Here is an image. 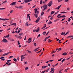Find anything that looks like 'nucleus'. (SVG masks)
Segmentation results:
<instances>
[{
    "mask_svg": "<svg viewBox=\"0 0 73 73\" xmlns=\"http://www.w3.org/2000/svg\"><path fill=\"white\" fill-rule=\"evenodd\" d=\"M34 45L35 46H36V43H34Z\"/></svg>",
    "mask_w": 73,
    "mask_h": 73,
    "instance_id": "obj_61",
    "label": "nucleus"
},
{
    "mask_svg": "<svg viewBox=\"0 0 73 73\" xmlns=\"http://www.w3.org/2000/svg\"><path fill=\"white\" fill-rule=\"evenodd\" d=\"M46 33V32H44L43 33V35H45Z\"/></svg>",
    "mask_w": 73,
    "mask_h": 73,
    "instance_id": "obj_64",
    "label": "nucleus"
},
{
    "mask_svg": "<svg viewBox=\"0 0 73 73\" xmlns=\"http://www.w3.org/2000/svg\"><path fill=\"white\" fill-rule=\"evenodd\" d=\"M64 34H65V33L62 32L61 33V35H64Z\"/></svg>",
    "mask_w": 73,
    "mask_h": 73,
    "instance_id": "obj_26",
    "label": "nucleus"
},
{
    "mask_svg": "<svg viewBox=\"0 0 73 73\" xmlns=\"http://www.w3.org/2000/svg\"><path fill=\"white\" fill-rule=\"evenodd\" d=\"M32 41V40H29L28 41H27V42L29 44H30V43H31V42Z\"/></svg>",
    "mask_w": 73,
    "mask_h": 73,
    "instance_id": "obj_13",
    "label": "nucleus"
},
{
    "mask_svg": "<svg viewBox=\"0 0 73 73\" xmlns=\"http://www.w3.org/2000/svg\"><path fill=\"white\" fill-rule=\"evenodd\" d=\"M54 60H50L49 61L50 62H52V61H53Z\"/></svg>",
    "mask_w": 73,
    "mask_h": 73,
    "instance_id": "obj_41",
    "label": "nucleus"
},
{
    "mask_svg": "<svg viewBox=\"0 0 73 73\" xmlns=\"http://www.w3.org/2000/svg\"><path fill=\"white\" fill-rule=\"evenodd\" d=\"M17 42L18 44V45H20V43L19 41H18Z\"/></svg>",
    "mask_w": 73,
    "mask_h": 73,
    "instance_id": "obj_38",
    "label": "nucleus"
},
{
    "mask_svg": "<svg viewBox=\"0 0 73 73\" xmlns=\"http://www.w3.org/2000/svg\"><path fill=\"white\" fill-rule=\"evenodd\" d=\"M61 5H60L57 7L55 8V9H59L60 8V7H61Z\"/></svg>",
    "mask_w": 73,
    "mask_h": 73,
    "instance_id": "obj_6",
    "label": "nucleus"
},
{
    "mask_svg": "<svg viewBox=\"0 0 73 73\" xmlns=\"http://www.w3.org/2000/svg\"><path fill=\"white\" fill-rule=\"evenodd\" d=\"M51 21H49L48 22V24H51V23H50Z\"/></svg>",
    "mask_w": 73,
    "mask_h": 73,
    "instance_id": "obj_24",
    "label": "nucleus"
},
{
    "mask_svg": "<svg viewBox=\"0 0 73 73\" xmlns=\"http://www.w3.org/2000/svg\"><path fill=\"white\" fill-rule=\"evenodd\" d=\"M62 49L61 48H59L58 49V51H60V50H61Z\"/></svg>",
    "mask_w": 73,
    "mask_h": 73,
    "instance_id": "obj_28",
    "label": "nucleus"
},
{
    "mask_svg": "<svg viewBox=\"0 0 73 73\" xmlns=\"http://www.w3.org/2000/svg\"><path fill=\"white\" fill-rule=\"evenodd\" d=\"M52 40H50V39H49L48 40V42H52Z\"/></svg>",
    "mask_w": 73,
    "mask_h": 73,
    "instance_id": "obj_15",
    "label": "nucleus"
},
{
    "mask_svg": "<svg viewBox=\"0 0 73 73\" xmlns=\"http://www.w3.org/2000/svg\"><path fill=\"white\" fill-rule=\"evenodd\" d=\"M42 4V0H40V4Z\"/></svg>",
    "mask_w": 73,
    "mask_h": 73,
    "instance_id": "obj_18",
    "label": "nucleus"
},
{
    "mask_svg": "<svg viewBox=\"0 0 73 73\" xmlns=\"http://www.w3.org/2000/svg\"><path fill=\"white\" fill-rule=\"evenodd\" d=\"M47 6H48V5H43V8H46H46H47Z\"/></svg>",
    "mask_w": 73,
    "mask_h": 73,
    "instance_id": "obj_4",
    "label": "nucleus"
},
{
    "mask_svg": "<svg viewBox=\"0 0 73 73\" xmlns=\"http://www.w3.org/2000/svg\"><path fill=\"white\" fill-rule=\"evenodd\" d=\"M44 14V11H42L41 14V15H43Z\"/></svg>",
    "mask_w": 73,
    "mask_h": 73,
    "instance_id": "obj_19",
    "label": "nucleus"
},
{
    "mask_svg": "<svg viewBox=\"0 0 73 73\" xmlns=\"http://www.w3.org/2000/svg\"><path fill=\"white\" fill-rule=\"evenodd\" d=\"M11 61V60H8L7 61V62L9 63V61Z\"/></svg>",
    "mask_w": 73,
    "mask_h": 73,
    "instance_id": "obj_23",
    "label": "nucleus"
},
{
    "mask_svg": "<svg viewBox=\"0 0 73 73\" xmlns=\"http://www.w3.org/2000/svg\"><path fill=\"white\" fill-rule=\"evenodd\" d=\"M32 1V0H25L24 1V2H25V3H27L30 2V1Z\"/></svg>",
    "mask_w": 73,
    "mask_h": 73,
    "instance_id": "obj_3",
    "label": "nucleus"
},
{
    "mask_svg": "<svg viewBox=\"0 0 73 73\" xmlns=\"http://www.w3.org/2000/svg\"><path fill=\"white\" fill-rule=\"evenodd\" d=\"M58 19H56V20H55V21H54V22H56V21H57V20H58Z\"/></svg>",
    "mask_w": 73,
    "mask_h": 73,
    "instance_id": "obj_57",
    "label": "nucleus"
},
{
    "mask_svg": "<svg viewBox=\"0 0 73 73\" xmlns=\"http://www.w3.org/2000/svg\"><path fill=\"white\" fill-rule=\"evenodd\" d=\"M0 20H3V21H5V19H1L0 18Z\"/></svg>",
    "mask_w": 73,
    "mask_h": 73,
    "instance_id": "obj_21",
    "label": "nucleus"
},
{
    "mask_svg": "<svg viewBox=\"0 0 73 73\" xmlns=\"http://www.w3.org/2000/svg\"><path fill=\"white\" fill-rule=\"evenodd\" d=\"M52 4H53V3H52V1H51L47 5L48 6V7H51V5H52Z\"/></svg>",
    "mask_w": 73,
    "mask_h": 73,
    "instance_id": "obj_1",
    "label": "nucleus"
},
{
    "mask_svg": "<svg viewBox=\"0 0 73 73\" xmlns=\"http://www.w3.org/2000/svg\"><path fill=\"white\" fill-rule=\"evenodd\" d=\"M65 60V59H64L62 61V62H63Z\"/></svg>",
    "mask_w": 73,
    "mask_h": 73,
    "instance_id": "obj_33",
    "label": "nucleus"
},
{
    "mask_svg": "<svg viewBox=\"0 0 73 73\" xmlns=\"http://www.w3.org/2000/svg\"><path fill=\"white\" fill-rule=\"evenodd\" d=\"M40 34H39L38 35V36L37 37V38H38V37H40Z\"/></svg>",
    "mask_w": 73,
    "mask_h": 73,
    "instance_id": "obj_30",
    "label": "nucleus"
},
{
    "mask_svg": "<svg viewBox=\"0 0 73 73\" xmlns=\"http://www.w3.org/2000/svg\"><path fill=\"white\" fill-rule=\"evenodd\" d=\"M41 50L40 51H38V52H36V53H40V52H41Z\"/></svg>",
    "mask_w": 73,
    "mask_h": 73,
    "instance_id": "obj_46",
    "label": "nucleus"
},
{
    "mask_svg": "<svg viewBox=\"0 0 73 73\" xmlns=\"http://www.w3.org/2000/svg\"><path fill=\"white\" fill-rule=\"evenodd\" d=\"M70 37H73V36H68L67 38H69Z\"/></svg>",
    "mask_w": 73,
    "mask_h": 73,
    "instance_id": "obj_17",
    "label": "nucleus"
},
{
    "mask_svg": "<svg viewBox=\"0 0 73 73\" xmlns=\"http://www.w3.org/2000/svg\"><path fill=\"white\" fill-rule=\"evenodd\" d=\"M34 11L35 13H37V14H38L39 13V11H37V9H35Z\"/></svg>",
    "mask_w": 73,
    "mask_h": 73,
    "instance_id": "obj_2",
    "label": "nucleus"
},
{
    "mask_svg": "<svg viewBox=\"0 0 73 73\" xmlns=\"http://www.w3.org/2000/svg\"><path fill=\"white\" fill-rule=\"evenodd\" d=\"M68 20V21H69V22L70 21V19L69 18Z\"/></svg>",
    "mask_w": 73,
    "mask_h": 73,
    "instance_id": "obj_55",
    "label": "nucleus"
},
{
    "mask_svg": "<svg viewBox=\"0 0 73 73\" xmlns=\"http://www.w3.org/2000/svg\"><path fill=\"white\" fill-rule=\"evenodd\" d=\"M16 2H13L12 4V5H16Z\"/></svg>",
    "mask_w": 73,
    "mask_h": 73,
    "instance_id": "obj_8",
    "label": "nucleus"
},
{
    "mask_svg": "<svg viewBox=\"0 0 73 73\" xmlns=\"http://www.w3.org/2000/svg\"><path fill=\"white\" fill-rule=\"evenodd\" d=\"M64 1H65V2H68V1H69L68 0H64Z\"/></svg>",
    "mask_w": 73,
    "mask_h": 73,
    "instance_id": "obj_60",
    "label": "nucleus"
},
{
    "mask_svg": "<svg viewBox=\"0 0 73 73\" xmlns=\"http://www.w3.org/2000/svg\"><path fill=\"white\" fill-rule=\"evenodd\" d=\"M12 57H13V56H10L9 57V58H12Z\"/></svg>",
    "mask_w": 73,
    "mask_h": 73,
    "instance_id": "obj_44",
    "label": "nucleus"
},
{
    "mask_svg": "<svg viewBox=\"0 0 73 73\" xmlns=\"http://www.w3.org/2000/svg\"><path fill=\"white\" fill-rule=\"evenodd\" d=\"M49 69H50V68H48V69L46 70V72H48V70H49Z\"/></svg>",
    "mask_w": 73,
    "mask_h": 73,
    "instance_id": "obj_31",
    "label": "nucleus"
},
{
    "mask_svg": "<svg viewBox=\"0 0 73 73\" xmlns=\"http://www.w3.org/2000/svg\"><path fill=\"white\" fill-rule=\"evenodd\" d=\"M65 18L61 20L62 21H64V20H65Z\"/></svg>",
    "mask_w": 73,
    "mask_h": 73,
    "instance_id": "obj_59",
    "label": "nucleus"
},
{
    "mask_svg": "<svg viewBox=\"0 0 73 73\" xmlns=\"http://www.w3.org/2000/svg\"><path fill=\"white\" fill-rule=\"evenodd\" d=\"M19 35H20V36H21V35H23V33H20L19 34Z\"/></svg>",
    "mask_w": 73,
    "mask_h": 73,
    "instance_id": "obj_39",
    "label": "nucleus"
},
{
    "mask_svg": "<svg viewBox=\"0 0 73 73\" xmlns=\"http://www.w3.org/2000/svg\"><path fill=\"white\" fill-rule=\"evenodd\" d=\"M26 38H27V35H26L25 37L24 40H26Z\"/></svg>",
    "mask_w": 73,
    "mask_h": 73,
    "instance_id": "obj_53",
    "label": "nucleus"
},
{
    "mask_svg": "<svg viewBox=\"0 0 73 73\" xmlns=\"http://www.w3.org/2000/svg\"><path fill=\"white\" fill-rule=\"evenodd\" d=\"M55 12H54V11H52L51 12L50 14L51 15H53L54 13Z\"/></svg>",
    "mask_w": 73,
    "mask_h": 73,
    "instance_id": "obj_14",
    "label": "nucleus"
},
{
    "mask_svg": "<svg viewBox=\"0 0 73 73\" xmlns=\"http://www.w3.org/2000/svg\"><path fill=\"white\" fill-rule=\"evenodd\" d=\"M62 17H66V16L65 15H62L61 16Z\"/></svg>",
    "mask_w": 73,
    "mask_h": 73,
    "instance_id": "obj_51",
    "label": "nucleus"
},
{
    "mask_svg": "<svg viewBox=\"0 0 73 73\" xmlns=\"http://www.w3.org/2000/svg\"><path fill=\"white\" fill-rule=\"evenodd\" d=\"M51 71L52 72V71H54V70H53V69L52 68H51Z\"/></svg>",
    "mask_w": 73,
    "mask_h": 73,
    "instance_id": "obj_56",
    "label": "nucleus"
},
{
    "mask_svg": "<svg viewBox=\"0 0 73 73\" xmlns=\"http://www.w3.org/2000/svg\"><path fill=\"white\" fill-rule=\"evenodd\" d=\"M37 50V49L36 48L34 50V51H35V52H36Z\"/></svg>",
    "mask_w": 73,
    "mask_h": 73,
    "instance_id": "obj_58",
    "label": "nucleus"
},
{
    "mask_svg": "<svg viewBox=\"0 0 73 73\" xmlns=\"http://www.w3.org/2000/svg\"><path fill=\"white\" fill-rule=\"evenodd\" d=\"M61 15L60 14H59L57 16V17H58L60 16H61Z\"/></svg>",
    "mask_w": 73,
    "mask_h": 73,
    "instance_id": "obj_43",
    "label": "nucleus"
},
{
    "mask_svg": "<svg viewBox=\"0 0 73 73\" xmlns=\"http://www.w3.org/2000/svg\"><path fill=\"white\" fill-rule=\"evenodd\" d=\"M11 64H12L11 63H9L8 64H7L6 65H11Z\"/></svg>",
    "mask_w": 73,
    "mask_h": 73,
    "instance_id": "obj_40",
    "label": "nucleus"
},
{
    "mask_svg": "<svg viewBox=\"0 0 73 73\" xmlns=\"http://www.w3.org/2000/svg\"><path fill=\"white\" fill-rule=\"evenodd\" d=\"M27 50V51L29 53H31V51L29 50Z\"/></svg>",
    "mask_w": 73,
    "mask_h": 73,
    "instance_id": "obj_34",
    "label": "nucleus"
},
{
    "mask_svg": "<svg viewBox=\"0 0 73 73\" xmlns=\"http://www.w3.org/2000/svg\"><path fill=\"white\" fill-rule=\"evenodd\" d=\"M39 31H40L39 27H38L37 28V29L36 30V32H38Z\"/></svg>",
    "mask_w": 73,
    "mask_h": 73,
    "instance_id": "obj_10",
    "label": "nucleus"
},
{
    "mask_svg": "<svg viewBox=\"0 0 73 73\" xmlns=\"http://www.w3.org/2000/svg\"><path fill=\"white\" fill-rule=\"evenodd\" d=\"M31 39H32V38H29L28 39V41H30V40H31Z\"/></svg>",
    "mask_w": 73,
    "mask_h": 73,
    "instance_id": "obj_42",
    "label": "nucleus"
},
{
    "mask_svg": "<svg viewBox=\"0 0 73 73\" xmlns=\"http://www.w3.org/2000/svg\"><path fill=\"white\" fill-rule=\"evenodd\" d=\"M46 9V8H44V9H42V11H44L45 10V9Z\"/></svg>",
    "mask_w": 73,
    "mask_h": 73,
    "instance_id": "obj_52",
    "label": "nucleus"
},
{
    "mask_svg": "<svg viewBox=\"0 0 73 73\" xmlns=\"http://www.w3.org/2000/svg\"><path fill=\"white\" fill-rule=\"evenodd\" d=\"M36 30H33V32H36Z\"/></svg>",
    "mask_w": 73,
    "mask_h": 73,
    "instance_id": "obj_54",
    "label": "nucleus"
},
{
    "mask_svg": "<svg viewBox=\"0 0 73 73\" xmlns=\"http://www.w3.org/2000/svg\"><path fill=\"white\" fill-rule=\"evenodd\" d=\"M69 32H67L65 34H64V36H65V35H66L67 34H68Z\"/></svg>",
    "mask_w": 73,
    "mask_h": 73,
    "instance_id": "obj_29",
    "label": "nucleus"
},
{
    "mask_svg": "<svg viewBox=\"0 0 73 73\" xmlns=\"http://www.w3.org/2000/svg\"><path fill=\"white\" fill-rule=\"evenodd\" d=\"M45 72H46V70H44V71H42L41 72V73H45Z\"/></svg>",
    "mask_w": 73,
    "mask_h": 73,
    "instance_id": "obj_36",
    "label": "nucleus"
},
{
    "mask_svg": "<svg viewBox=\"0 0 73 73\" xmlns=\"http://www.w3.org/2000/svg\"><path fill=\"white\" fill-rule=\"evenodd\" d=\"M13 60L14 61H15V62H16V61H17V59L16 58H14L13 59Z\"/></svg>",
    "mask_w": 73,
    "mask_h": 73,
    "instance_id": "obj_22",
    "label": "nucleus"
},
{
    "mask_svg": "<svg viewBox=\"0 0 73 73\" xmlns=\"http://www.w3.org/2000/svg\"><path fill=\"white\" fill-rule=\"evenodd\" d=\"M21 37V36H19L18 37V38H20V39H21V38H22V37L20 38Z\"/></svg>",
    "mask_w": 73,
    "mask_h": 73,
    "instance_id": "obj_47",
    "label": "nucleus"
},
{
    "mask_svg": "<svg viewBox=\"0 0 73 73\" xmlns=\"http://www.w3.org/2000/svg\"><path fill=\"white\" fill-rule=\"evenodd\" d=\"M13 10H11L10 11V13H11L12 12H13Z\"/></svg>",
    "mask_w": 73,
    "mask_h": 73,
    "instance_id": "obj_45",
    "label": "nucleus"
},
{
    "mask_svg": "<svg viewBox=\"0 0 73 73\" xmlns=\"http://www.w3.org/2000/svg\"><path fill=\"white\" fill-rule=\"evenodd\" d=\"M26 25H27V26H29V25H28V22L26 23H25Z\"/></svg>",
    "mask_w": 73,
    "mask_h": 73,
    "instance_id": "obj_32",
    "label": "nucleus"
},
{
    "mask_svg": "<svg viewBox=\"0 0 73 73\" xmlns=\"http://www.w3.org/2000/svg\"><path fill=\"white\" fill-rule=\"evenodd\" d=\"M29 68L28 67H26V68H25V70H27Z\"/></svg>",
    "mask_w": 73,
    "mask_h": 73,
    "instance_id": "obj_50",
    "label": "nucleus"
},
{
    "mask_svg": "<svg viewBox=\"0 0 73 73\" xmlns=\"http://www.w3.org/2000/svg\"><path fill=\"white\" fill-rule=\"evenodd\" d=\"M62 70H60L59 71V73H62V72H61V71H62Z\"/></svg>",
    "mask_w": 73,
    "mask_h": 73,
    "instance_id": "obj_62",
    "label": "nucleus"
},
{
    "mask_svg": "<svg viewBox=\"0 0 73 73\" xmlns=\"http://www.w3.org/2000/svg\"><path fill=\"white\" fill-rule=\"evenodd\" d=\"M1 9H5V8H0V10H1Z\"/></svg>",
    "mask_w": 73,
    "mask_h": 73,
    "instance_id": "obj_37",
    "label": "nucleus"
},
{
    "mask_svg": "<svg viewBox=\"0 0 73 73\" xmlns=\"http://www.w3.org/2000/svg\"><path fill=\"white\" fill-rule=\"evenodd\" d=\"M40 17H38L36 20L35 22L36 23H38V22L39 21V20H40Z\"/></svg>",
    "mask_w": 73,
    "mask_h": 73,
    "instance_id": "obj_5",
    "label": "nucleus"
},
{
    "mask_svg": "<svg viewBox=\"0 0 73 73\" xmlns=\"http://www.w3.org/2000/svg\"><path fill=\"white\" fill-rule=\"evenodd\" d=\"M45 3H46V1H43V3L45 4Z\"/></svg>",
    "mask_w": 73,
    "mask_h": 73,
    "instance_id": "obj_63",
    "label": "nucleus"
},
{
    "mask_svg": "<svg viewBox=\"0 0 73 73\" xmlns=\"http://www.w3.org/2000/svg\"><path fill=\"white\" fill-rule=\"evenodd\" d=\"M23 8V6H19L18 7V8L19 9H20V8Z\"/></svg>",
    "mask_w": 73,
    "mask_h": 73,
    "instance_id": "obj_25",
    "label": "nucleus"
},
{
    "mask_svg": "<svg viewBox=\"0 0 73 73\" xmlns=\"http://www.w3.org/2000/svg\"><path fill=\"white\" fill-rule=\"evenodd\" d=\"M66 54H67V53H66V52H64L62 54V55H64V56H66Z\"/></svg>",
    "mask_w": 73,
    "mask_h": 73,
    "instance_id": "obj_11",
    "label": "nucleus"
},
{
    "mask_svg": "<svg viewBox=\"0 0 73 73\" xmlns=\"http://www.w3.org/2000/svg\"><path fill=\"white\" fill-rule=\"evenodd\" d=\"M25 55H26V54H25V55H22V56H21V57L22 58V57H24V56H25Z\"/></svg>",
    "mask_w": 73,
    "mask_h": 73,
    "instance_id": "obj_35",
    "label": "nucleus"
},
{
    "mask_svg": "<svg viewBox=\"0 0 73 73\" xmlns=\"http://www.w3.org/2000/svg\"><path fill=\"white\" fill-rule=\"evenodd\" d=\"M45 26H43L42 28L41 29H44V28H45V27H46V24H44Z\"/></svg>",
    "mask_w": 73,
    "mask_h": 73,
    "instance_id": "obj_9",
    "label": "nucleus"
},
{
    "mask_svg": "<svg viewBox=\"0 0 73 73\" xmlns=\"http://www.w3.org/2000/svg\"><path fill=\"white\" fill-rule=\"evenodd\" d=\"M19 30L18 31V33H20V30H21V29H19Z\"/></svg>",
    "mask_w": 73,
    "mask_h": 73,
    "instance_id": "obj_27",
    "label": "nucleus"
},
{
    "mask_svg": "<svg viewBox=\"0 0 73 73\" xmlns=\"http://www.w3.org/2000/svg\"><path fill=\"white\" fill-rule=\"evenodd\" d=\"M34 15L35 16V17H36V18H37L38 16V14H34Z\"/></svg>",
    "mask_w": 73,
    "mask_h": 73,
    "instance_id": "obj_12",
    "label": "nucleus"
},
{
    "mask_svg": "<svg viewBox=\"0 0 73 73\" xmlns=\"http://www.w3.org/2000/svg\"><path fill=\"white\" fill-rule=\"evenodd\" d=\"M13 25H14L15 26H16V23H13Z\"/></svg>",
    "mask_w": 73,
    "mask_h": 73,
    "instance_id": "obj_48",
    "label": "nucleus"
},
{
    "mask_svg": "<svg viewBox=\"0 0 73 73\" xmlns=\"http://www.w3.org/2000/svg\"><path fill=\"white\" fill-rule=\"evenodd\" d=\"M2 41H3V42H7V40L5 38H3V39Z\"/></svg>",
    "mask_w": 73,
    "mask_h": 73,
    "instance_id": "obj_7",
    "label": "nucleus"
},
{
    "mask_svg": "<svg viewBox=\"0 0 73 73\" xmlns=\"http://www.w3.org/2000/svg\"><path fill=\"white\" fill-rule=\"evenodd\" d=\"M58 13V11H57V12H56L55 13L54 15H56V14H57V13Z\"/></svg>",
    "mask_w": 73,
    "mask_h": 73,
    "instance_id": "obj_20",
    "label": "nucleus"
},
{
    "mask_svg": "<svg viewBox=\"0 0 73 73\" xmlns=\"http://www.w3.org/2000/svg\"><path fill=\"white\" fill-rule=\"evenodd\" d=\"M9 36V35H7L6 36V37L8 38V37Z\"/></svg>",
    "mask_w": 73,
    "mask_h": 73,
    "instance_id": "obj_49",
    "label": "nucleus"
},
{
    "mask_svg": "<svg viewBox=\"0 0 73 73\" xmlns=\"http://www.w3.org/2000/svg\"><path fill=\"white\" fill-rule=\"evenodd\" d=\"M9 53H11V52H7L6 53H5V56L6 55H7V54H8Z\"/></svg>",
    "mask_w": 73,
    "mask_h": 73,
    "instance_id": "obj_16",
    "label": "nucleus"
}]
</instances>
